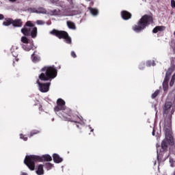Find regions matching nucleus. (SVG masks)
I'll return each mask as SVG.
<instances>
[{
  "label": "nucleus",
  "instance_id": "1",
  "mask_svg": "<svg viewBox=\"0 0 175 175\" xmlns=\"http://www.w3.org/2000/svg\"><path fill=\"white\" fill-rule=\"evenodd\" d=\"M174 113V109L172 108V102L166 101L163 107V116L164 121L163 123L165 132V139L161 142V148L163 151L167 150V144L173 146L174 141L172 135V117Z\"/></svg>",
  "mask_w": 175,
  "mask_h": 175
},
{
  "label": "nucleus",
  "instance_id": "2",
  "mask_svg": "<svg viewBox=\"0 0 175 175\" xmlns=\"http://www.w3.org/2000/svg\"><path fill=\"white\" fill-rule=\"evenodd\" d=\"M53 158L50 154H44L42 157L36 155H27L24 160V163L27 166L29 170H35V162H51Z\"/></svg>",
  "mask_w": 175,
  "mask_h": 175
},
{
  "label": "nucleus",
  "instance_id": "3",
  "mask_svg": "<svg viewBox=\"0 0 175 175\" xmlns=\"http://www.w3.org/2000/svg\"><path fill=\"white\" fill-rule=\"evenodd\" d=\"M41 74L38 76V79L41 81H51L53 79H55L57 75V70L54 66H45L40 70Z\"/></svg>",
  "mask_w": 175,
  "mask_h": 175
},
{
  "label": "nucleus",
  "instance_id": "4",
  "mask_svg": "<svg viewBox=\"0 0 175 175\" xmlns=\"http://www.w3.org/2000/svg\"><path fill=\"white\" fill-rule=\"evenodd\" d=\"M150 24H154V17H152V14H145L142 16L137 25L133 26L132 29L135 32H142L143 29H146Z\"/></svg>",
  "mask_w": 175,
  "mask_h": 175
},
{
  "label": "nucleus",
  "instance_id": "5",
  "mask_svg": "<svg viewBox=\"0 0 175 175\" xmlns=\"http://www.w3.org/2000/svg\"><path fill=\"white\" fill-rule=\"evenodd\" d=\"M35 25L31 22V21H28L26 22L23 28L21 29V32L25 35V36H31L33 39H35L36 36H38V27H35Z\"/></svg>",
  "mask_w": 175,
  "mask_h": 175
},
{
  "label": "nucleus",
  "instance_id": "6",
  "mask_svg": "<svg viewBox=\"0 0 175 175\" xmlns=\"http://www.w3.org/2000/svg\"><path fill=\"white\" fill-rule=\"evenodd\" d=\"M50 33L58 38V39H64V42L67 43V44H72V38L69 36V34L66 31L57 30L53 29Z\"/></svg>",
  "mask_w": 175,
  "mask_h": 175
},
{
  "label": "nucleus",
  "instance_id": "7",
  "mask_svg": "<svg viewBox=\"0 0 175 175\" xmlns=\"http://www.w3.org/2000/svg\"><path fill=\"white\" fill-rule=\"evenodd\" d=\"M62 116L64 121H70V122H77L75 120V116L72 113V109L66 108V107L62 111Z\"/></svg>",
  "mask_w": 175,
  "mask_h": 175
},
{
  "label": "nucleus",
  "instance_id": "8",
  "mask_svg": "<svg viewBox=\"0 0 175 175\" xmlns=\"http://www.w3.org/2000/svg\"><path fill=\"white\" fill-rule=\"evenodd\" d=\"M36 83L39 85V90L40 92H49L51 83L49 82V83H40L39 79L37 80Z\"/></svg>",
  "mask_w": 175,
  "mask_h": 175
},
{
  "label": "nucleus",
  "instance_id": "9",
  "mask_svg": "<svg viewBox=\"0 0 175 175\" xmlns=\"http://www.w3.org/2000/svg\"><path fill=\"white\" fill-rule=\"evenodd\" d=\"M65 105H66L65 100H62V98H58L57 100V106L54 107V111H62L66 107Z\"/></svg>",
  "mask_w": 175,
  "mask_h": 175
},
{
  "label": "nucleus",
  "instance_id": "10",
  "mask_svg": "<svg viewBox=\"0 0 175 175\" xmlns=\"http://www.w3.org/2000/svg\"><path fill=\"white\" fill-rule=\"evenodd\" d=\"M31 61L36 64V62H40V56L39 55V53L38 51H35L31 55Z\"/></svg>",
  "mask_w": 175,
  "mask_h": 175
},
{
  "label": "nucleus",
  "instance_id": "11",
  "mask_svg": "<svg viewBox=\"0 0 175 175\" xmlns=\"http://www.w3.org/2000/svg\"><path fill=\"white\" fill-rule=\"evenodd\" d=\"M121 16H122V18H123V20H129V19L132 18V14H131L129 12H128L126 10L122 11Z\"/></svg>",
  "mask_w": 175,
  "mask_h": 175
},
{
  "label": "nucleus",
  "instance_id": "12",
  "mask_svg": "<svg viewBox=\"0 0 175 175\" xmlns=\"http://www.w3.org/2000/svg\"><path fill=\"white\" fill-rule=\"evenodd\" d=\"M12 26L15 28H20L23 27V21L21 19H12Z\"/></svg>",
  "mask_w": 175,
  "mask_h": 175
},
{
  "label": "nucleus",
  "instance_id": "13",
  "mask_svg": "<svg viewBox=\"0 0 175 175\" xmlns=\"http://www.w3.org/2000/svg\"><path fill=\"white\" fill-rule=\"evenodd\" d=\"M166 29V27L165 26H156L153 29V33H158V32H163Z\"/></svg>",
  "mask_w": 175,
  "mask_h": 175
},
{
  "label": "nucleus",
  "instance_id": "14",
  "mask_svg": "<svg viewBox=\"0 0 175 175\" xmlns=\"http://www.w3.org/2000/svg\"><path fill=\"white\" fill-rule=\"evenodd\" d=\"M53 158L55 163H61V162H62L63 161L62 158H61L59 155H58V154L56 153L53 154Z\"/></svg>",
  "mask_w": 175,
  "mask_h": 175
},
{
  "label": "nucleus",
  "instance_id": "15",
  "mask_svg": "<svg viewBox=\"0 0 175 175\" xmlns=\"http://www.w3.org/2000/svg\"><path fill=\"white\" fill-rule=\"evenodd\" d=\"M36 174L38 175L44 174V170H43V165L40 164L38 165V170H36Z\"/></svg>",
  "mask_w": 175,
  "mask_h": 175
},
{
  "label": "nucleus",
  "instance_id": "16",
  "mask_svg": "<svg viewBox=\"0 0 175 175\" xmlns=\"http://www.w3.org/2000/svg\"><path fill=\"white\" fill-rule=\"evenodd\" d=\"M88 10H90L92 16H98V14H99V11L96 8H92L91 7H89Z\"/></svg>",
  "mask_w": 175,
  "mask_h": 175
},
{
  "label": "nucleus",
  "instance_id": "17",
  "mask_svg": "<svg viewBox=\"0 0 175 175\" xmlns=\"http://www.w3.org/2000/svg\"><path fill=\"white\" fill-rule=\"evenodd\" d=\"M13 23V18H7L5 19V21L3 23V25H5V27H9V25H12Z\"/></svg>",
  "mask_w": 175,
  "mask_h": 175
},
{
  "label": "nucleus",
  "instance_id": "18",
  "mask_svg": "<svg viewBox=\"0 0 175 175\" xmlns=\"http://www.w3.org/2000/svg\"><path fill=\"white\" fill-rule=\"evenodd\" d=\"M67 26L70 29H76V24L75 23L68 21L66 22Z\"/></svg>",
  "mask_w": 175,
  "mask_h": 175
},
{
  "label": "nucleus",
  "instance_id": "19",
  "mask_svg": "<svg viewBox=\"0 0 175 175\" xmlns=\"http://www.w3.org/2000/svg\"><path fill=\"white\" fill-rule=\"evenodd\" d=\"M21 42L22 43H25V44H28L29 43V40H28V38H27L26 36L21 37Z\"/></svg>",
  "mask_w": 175,
  "mask_h": 175
},
{
  "label": "nucleus",
  "instance_id": "20",
  "mask_svg": "<svg viewBox=\"0 0 175 175\" xmlns=\"http://www.w3.org/2000/svg\"><path fill=\"white\" fill-rule=\"evenodd\" d=\"M51 13H52L53 16H58V14L61 13V10H59V9L53 10L51 11Z\"/></svg>",
  "mask_w": 175,
  "mask_h": 175
},
{
  "label": "nucleus",
  "instance_id": "21",
  "mask_svg": "<svg viewBox=\"0 0 175 175\" xmlns=\"http://www.w3.org/2000/svg\"><path fill=\"white\" fill-rule=\"evenodd\" d=\"M168 88H169V83L168 82H163V91H167Z\"/></svg>",
  "mask_w": 175,
  "mask_h": 175
},
{
  "label": "nucleus",
  "instance_id": "22",
  "mask_svg": "<svg viewBox=\"0 0 175 175\" xmlns=\"http://www.w3.org/2000/svg\"><path fill=\"white\" fill-rule=\"evenodd\" d=\"M40 133V131H39V130H33L30 133L29 137H32V136H33L35 135H38V133Z\"/></svg>",
  "mask_w": 175,
  "mask_h": 175
},
{
  "label": "nucleus",
  "instance_id": "23",
  "mask_svg": "<svg viewBox=\"0 0 175 175\" xmlns=\"http://www.w3.org/2000/svg\"><path fill=\"white\" fill-rule=\"evenodd\" d=\"M159 95V90H156L152 94V99H155Z\"/></svg>",
  "mask_w": 175,
  "mask_h": 175
},
{
  "label": "nucleus",
  "instance_id": "24",
  "mask_svg": "<svg viewBox=\"0 0 175 175\" xmlns=\"http://www.w3.org/2000/svg\"><path fill=\"white\" fill-rule=\"evenodd\" d=\"M170 47H171V49H172V51H173L174 54H175V42H174V41L171 42Z\"/></svg>",
  "mask_w": 175,
  "mask_h": 175
},
{
  "label": "nucleus",
  "instance_id": "25",
  "mask_svg": "<svg viewBox=\"0 0 175 175\" xmlns=\"http://www.w3.org/2000/svg\"><path fill=\"white\" fill-rule=\"evenodd\" d=\"M45 167L46 169H47V170H50V169L53 167V164H51V163H46L45 164Z\"/></svg>",
  "mask_w": 175,
  "mask_h": 175
},
{
  "label": "nucleus",
  "instance_id": "26",
  "mask_svg": "<svg viewBox=\"0 0 175 175\" xmlns=\"http://www.w3.org/2000/svg\"><path fill=\"white\" fill-rule=\"evenodd\" d=\"M172 73H173V70H172L171 68H169L165 73V76H168L169 77H170V76H172Z\"/></svg>",
  "mask_w": 175,
  "mask_h": 175
},
{
  "label": "nucleus",
  "instance_id": "27",
  "mask_svg": "<svg viewBox=\"0 0 175 175\" xmlns=\"http://www.w3.org/2000/svg\"><path fill=\"white\" fill-rule=\"evenodd\" d=\"M20 138L24 140V142H27V140H28V137H25L23 134L20 135Z\"/></svg>",
  "mask_w": 175,
  "mask_h": 175
},
{
  "label": "nucleus",
  "instance_id": "28",
  "mask_svg": "<svg viewBox=\"0 0 175 175\" xmlns=\"http://www.w3.org/2000/svg\"><path fill=\"white\" fill-rule=\"evenodd\" d=\"M169 80H170V77L165 75L163 82L169 83Z\"/></svg>",
  "mask_w": 175,
  "mask_h": 175
},
{
  "label": "nucleus",
  "instance_id": "29",
  "mask_svg": "<svg viewBox=\"0 0 175 175\" xmlns=\"http://www.w3.org/2000/svg\"><path fill=\"white\" fill-rule=\"evenodd\" d=\"M175 79L174 77L172 78L170 82V86L173 87V85L174 84Z\"/></svg>",
  "mask_w": 175,
  "mask_h": 175
},
{
  "label": "nucleus",
  "instance_id": "30",
  "mask_svg": "<svg viewBox=\"0 0 175 175\" xmlns=\"http://www.w3.org/2000/svg\"><path fill=\"white\" fill-rule=\"evenodd\" d=\"M36 24H38V25H43V24H44V22H43V21H37Z\"/></svg>",
  "mask_w": 175,
  "mask_h": 175
},
{
  "label": "nucleus",
  "instance_id": "31",
  "mask_svg": "<svg viewBox=\"0 0 175 175\" xmlns=\"http://www.w3.org/2000/svg\"><path fill=\"white\" fill-rule=\"evenodd\" d=\"M23 47L24 50H25V51H31V48L30 47H27L25 45H24Z\"/></svg>",
  "mask_w": 175,
  "mask_h": 175
},
{
  "label": "nucleus",
  "instance_id": "32",
  "mask_svg": "<svg viewBox=\"0 0 175 175\" xmlns=\"http://www.w3.org/2000/svg\"><path fill=\"white\" fill-rule=\"evenodd\" d=\"M71 56L72 57V58H76V57H77V55H76V53H75V51H71Z\"/></svg>",
  "mask_w": 175,
  "mask_h": 175
},
{
  "label": "nucleus",
  "instance_id": "33",
  "mask_svg": "<svg viewBox=\"0 0 175 175\" xmlns=\"http://www.w3.org/2000/svg\"><path fill=\"white\" fill-rule=\"evenodd\" d=\"M171 6H172V8H175V1L174 0L171 1Z\"/></svg>",
  "mask_w": 175,
  "mask_h": 175
},
{
  "label": "nucleus",
  "instance_id": "34",
  "mask_svg": "<svg viewBox=\"0 0 175 175\" xmlns=\"http://www.w3.org/2000/svg\"><path fill=\"white\" fill-rule=\"evenodd\" d=\"M139 69H144V63H142L140 65H139Z\"/></svg>",
  "mask_w": 175,
  "mask_h": 175
},
{
  "label": "nucleus",
  "instance_id": "35",
  "mask_svg": "<svg viewBox=\"0 0 175 175\" xmlns=\"http://www.w3.org/2000/svg\"><path fill=\"white\" fill-rule=\"evenodd\" d=\"M52 3H55V2H58L59 0H50Z\"/></svg>",
  "mask_w": 175,
  "mask_h": 175
},
{
  "label": "nucleus",
  "instance_id": "36",
  "mask_svg": "<svg viewBox=\"0 0 175 175\" xmlns=\"http://www.w3.org/2000/svg\"><path fill=\"white\" fill-rule=\"evenodd\" d=\"M4 16L3 14H0V20H3Z\"/></svg>",
  "mask_w": 175,
  "mask_h": 175
},
{
  "label": "nucleus",
  "instance_id": "37",
  "mask_svg": "<svg viewBox=\"0 0 175 175\" xmlns=\"http://www.w3.org/2000/svg\"><path fill=\"white\" fill-rule=\"evenodd\" d=\"M152 135V136H155V130L154 129H153Z\"/></svg>",
  "mask_w": 175,
  "mask_h": 175
},
{
  "label": "nucleus",
  "instance_id": "38",
  "mask_svg": "<svg viewBox=\"0 0 175 175\" xmlns=\"http://www.w3.org/2000/svg\"><path fill=\"white\" fill-rule=\"evenodd\" d=\"M21 175H28V174H27V173H25V172H23V173L21 174Z\"/></svg>",
  "mask_w": 175,
  "mask_h": 175
},
{
  "label": "nucleus",
  "instance_id": "39",
  "mask_svg": "<svg viewBox=\"0 0 175 175\" xmlns=\"http://www.w3.org/2000/svg\"><path fill=\"white\" fill-rule=\"evenodd\" d=\"M10 1V2H16V1H17V0H9Z\"/></svg>",
  "mask_w": 175,
  "mask_h": 175
},
{
  "label": "nucleus",
  "instance_id": "40",
  "mask_svg": "<svg viewBox=\"0 0 175 175\" xmlns=\"http://www.w3.org/2000/svg\"><path fill=\"white\" fill-rule=\"evenodd\" d=\"M174 163H173L171 164L172 167H174Z\"/></svg>",
  "mask_w": 175,
  "mask_h": 175
},
{
  "label": "nucleus",
  "instance_id": "41",
  "mask_svg": "<svg viewBox=\"0 0 175 175\" xmlns=\"http://www.w3.org/2000/svg\"><path fill=\"white\" fill-rule=\"evenodd\" d=\"M147 65H148V66H151V65L150 64V62H147Z\"/></svg>",
  "mask_w": 175,
  "mask_h": 175
},
{
  "label": "nucleus",
  "instance_id": "42",
  "mask_svg": "<svg viewBox=\"0 0 175 175\" xmlns=\"http://www.w3.org/2000/svg\"><path fill=\"white\" fill-rule=\"evenodd\" d=\"M77 128H80V126H79V124H77Z\"/></svg>",
  "mask_w": 175,
  "mask_h": 175
},
{
  "label": "nucleus",
  "instance_id": "43",
  "mask_svg": "<svg viewBox=\"0 0 175 175\" xmlns=\"http://www.w3.org/2000/svg\"><path fill=\"white\" fill-rule=\"evenodd\" d=\"M91 3H92V5H94V2H92Z\"/></svg>",
  "mask_w": 175,
  "mask_h": 175
},
{
  "label": "nucleus",
  "instance_id": "44",
  "mask_svg": "<svg viewBox=\"0 0 175 175\" xmlns=\"http://www.w3.org/2000/svg\"><path fill=\"white\" fill-rule=\"evenodd\" d=\"M16 61H18V59H16Z\"/></svg>",
  "mask_w": 175,
  "mask_h": 175
}]
</instances>
